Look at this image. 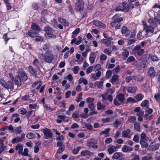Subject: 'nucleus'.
<instances>
[{
  "mask_svg": "<svg viewBox=\"0 0 160 160\" xmlns=\"http://www.w3.org/2000/svg\"><path fill=\"white\" fill-rule=\"evenodd\" d=\"M112 75V72L110 70H108L106 73L105 77L106 78H110Z\"/></svg>",
  "mask_w": 160,
  "mask_h": 160,
  "instance_id": "nucleus-51",
  "label": "nucleus"
},
{
  "mask_svg": "<svg viewBox=\"0 0 160 160\" xmlns=\"http://www.w3.org/2000/svg\"><path fill=\"white\" fill-rule=\"evenodd\" d=\"M46 62L48 63H53L55 62L58 58L57 55H54L49 51H47L46 53L42 55Z\"/></svg>",
  "mask_w": 160,
  "mask_h": 160,
  "instance_id": "nucleus-1",
  "label": "nucleus"
},
{
  "mask_svg": "<svg viewBox=\"0 0 160 160\" xmlns=\"http://www.w3.org/2000/svg\"><path fill=\"white\" fill-rule=\"evenodd\" d=\"M51 23L52 26L55 28H57L58 27V23L56 20L53 18L51 20Z\"/></svg>",
  "mask_w": 160,
  "mask_h": 160,
  "instance_id": "nucleus-33",
  "label": "nucleus"
},
{
  "mask_svg": "<svg viewBox=\"0 0 160 160\" xmlns=\"http://www.w3.org/2000/svg\"><path fill=\"white\" fill-rule=\"evenodd\" d=\"M159 147V144H156L155 145L150 146L149 147V149L152 151H155L158 150Z\"/></svg>",
  "mask_w": 160,
  "mask_h": 160,
  "instance_id": "nucleus-22",
  "label": "nucleus"
},
{
  "mask_svg": "<svg viewBox=\"0 0 160 160\" xmlns=\"http://www.w3.org/2000/svg\"><path fill=\"white\" fill-rule=\"evenodd\" d=\"M122 34L124 35L126 37L128 38L129 36V34L130 33V31L129 30L127 27L124 26L122 27Z\"/></svg>",
  "mask_w": 160,
  "mask_h": 160,
  "instance_id": "nucleus-9",
  "label": "nucleus"
},
{
  "mask_svg": "<svg viewBox=\"0 0 160 160\" xmlns=\"http://www.w3.org/2000/svg\"><path fill=\"white\" fill-rule=\"evenodd\" d=\"M141 106L142 107H146L147 108L148 107V101L145 100L142 101L141 104Z\"/></svg>",
  "mask_w": 160,
  "mask_h": 160,
  "instance_id": "nucleus-36",
  "label": "nucleus"
},
{
  "mask_svg": "<svg viewBox=\"0 0 160 160\" xmlns=\"http://www.w3.org/2000/svg\"><path fill=\"white\" fill-rule=\"evenodd\" d=\"M117 150V148L114 145H111L108 149V150L110 154H111Z\"/></svg>",
  "mask_w": 160,
  "mask_h": 160,
  "instance_id": "nucleus-19",
  "label": "nucleus"
},
{
  "mask_svg": "<svg viewBox=\"0 0 160 160\" xmlns=\"http://www.w3.org/2000/svg\"><path fill=\"white\" fill-rule=\"evenodd\" d=\"M81 148V147H79L74 149L73 151V153L74 154H77Z\"/></svg>",
  "mask_w": 160,
  "mask_h": 160,
  "instance_id": "nucleus-60",
  "label": "nucleus"
},
{
  "mask_svg": "<svg viewBox=\"0 0 160 160\" xmlns=\"http://www.w3.org/2000/svg\"><path fill=\"white\" fill-rule=\"evenodd\" d=\"M143 97L144 96L142 94L139 93L135 97L137 100L139 101L142 100Z\"/></svg>",
  "mask_w": 160,
  "mask_h": 160,
  "instance_id": "nucleus-39",
  "label": "nucleus"
},
{
  "mask_svg": "<svg viewBox=\"0 0 160 160\" xmlns=\"http://www.w3.org/2000/svg\"><path fill=\"white\" fill-rule=\"evenodd\" d=\"M110 81L112 84L118 82V76L116 74L113 75Z\"/></svg>",
  "mask_w": 160,
  "mask_h": 160,
  "instance_id": "nucleus-17",
  "label": "nucleus"
},
{
  "mask_svg": "<svg viewBox=\"0 0 160 160\" xmlns=\"http://www.w3.org/2000/svg\"><path fill=\"white\" fill-rule=\"evenodd\" d=\"M135 64L137 68L140 69H141V68H143L145 67V65L142 62L138 63L137 62L135 63Z\"/></svg>",
  "mask_w": 160,
  "mask_h": 160,
  "instance_id": "nucleus-34",
  "label": "nucleus"
},
{
  "mask_svg": "<svg viewBox=\"0 0 160 160\" xmlns=\"http://www.w3.org/2000/svg\"><path fill=\"white\" fill-rule=\"evenodd\" d=\"M82 92H80L79 93L78 97L77 98L76 101L79 102L80 101H81L82 99Z\"/></svg>",
  "mask_w": 160,
  "mask_h": 160,
  "instance_id": "nucleus-54",
  "label": "nucleus"
},
{
  "mask_svg": "<svg viewBox=\"0 0 160 160\" xmlns=\"http://www.w3.org/2000/svg\"><path fill=\"white\" fill-rule=\"evenodd\" d=\"M93 67L92 66H90L88 67L86 70V73L88 74L91 73L92 71Z\"/></svg>",
  "mask_w": 160,
  "mask_h": 160,
  "instance_id": "nucleus-62",
  "label": "nucleus"
},
{
  "mask_svg": "<svg viewBox=\"0 0 160 160\" xmlns=\"http://www.w3.org/2000/svg\"><path fill=\"white\" fill-rule=\"evenodd\" d=\"M127 91L129 93H133L135 92L136 89L135 87L131 86L128 88Z\"/></svg>",
  "mask_w": 160,
  "mask_h": 160,
  "instance_id": "nucleus-38",
  "label": "nucleus"
},
{
  "mask_svg": "<svg viewBox=\"0 0 160 160\" xmlns=\"http://www.w3.org/2000/svg\"><path fill=\"white\" fill-rule=\"evenodd\" d=\"M31 28L33 30L39 31L40 30V28L39 26L36 23H32L31 26Z\"/></svg>",
  "mask_w": 160,
  "mask_h": 160,
  "instance_id": "nucleus-31",
  "label": "nucleus"
},
{
  "mask_svg": "<svg viewBox=\"0 0 160 160\" xmlns=\"http://www.w3.org/2000/svg\"><path fill=\"white\" fill-rule=\"evenodd\" d=\"M87 144L88 146L92 147L93 148H98V146L92 142H89Z\"/></svg>",
  "mask_w": 160,
  "mask_h": 160,
  "instance_id": "nucleus-35",
  "label": "nucleus"
},
{
  "mask_svg": "<svg viewBox=\"0 0 160 160\" xmlns=\"http://www.w3.org/2000/svg\"><path fill=\"white\" fill-rule=\"evenodd\" d=\"M38 34V32L33 30H31L28 31L27 34L30 37H34L35 35Z\"/></svg>",
  "mask_w": 160,
  "mask_h": 160,
  "instance_id": "nucleus-20",
  "label": "nucleus"
},
{
  "mask_svg": "<svg viewBox=\"0 0 160 160\" xmlns=\"http://www.w3.org/2000/svg\"><path fill=\"white\" fill-rule=\"evenodd\" d=\"M22 127H17L15 128L14 131L16 133H20L22 132Z\"/></svg>",
  "mask_w": 160,
  "mask_h": 160,
  "instance_id": "nucleus-43",
  "label": "nucleus"
},
{
  "mask_svg": "<svg viewBox=\"0 0 160 160\" xmlns=\"http://www.w3.org/2000/svg\"><path fill=\"white\" fill-rule=\"evenodd\" d=\"M149 57L153 61H156L159 60L158 58L157 57L154 55H150L149 56Z\"/></svg>",
  "mask_w": 160,
  "mask_h": 160,
  "instance_id": "nucleus-47",
  "label": "nucleus"
},
{
  "mask_svg": "<svg viewBox=\"0 0 160 160\" xmlns=\"http://www.w3.org/2000/svg\"><path fill=\"white\" fill-rule=\"evenodd\" d=\"M126 61L127 63H131L135 62V63H134L132 65L135 64V63L137 62V61L136 60L135 58L132 56L129 57L127 59Z\"/></svg>",
  "mask_w": 160,
  "mask_h": 160,
  "instance_id": "nucleus-18",
  "label": "nucleus"
},
{
  "mask_svg": "<svg viewBox=\"0 0 160 160\" xmlns=\"http://www.w3.org/2000/svg\"><path fill=\"white\" fill-rule=\"evenodd\" d=\"M19 74L21 75L22 81H25L28 79V77L26 73L22 70L21 69H20L19 71Z\"/></svg>",
  "mask_w": 160,
  "mask_h": 160,
  "instance_id": "nucleus-10",
  "label": "nucleus"
},
{
  "mask_svg": "<svg viewBox=\"0 0 160 160\" xmlns=\"http://www.w3.org/2000/svg\"><path fill=\"white\" fill-rule=\"evenodd\" d=\"M140 143L142 148H147L148 146V143L143 140H141L140 141Z\"/></svg>",
  "mask_w": 160,
  "mask_h": 160,
  "instance_id": "nucleus-30",
  "label": "nucleus"
},
{
  "mask_svg": "<svg viewBox=\"0 0 160 160\" xmlns=\"http://www.w3.org/2000/svg\"><path fill=\"white\" fill-rule=\"evenodd\" d=\"M122 7L124 8V9L125 12H128L129 11V9L128 7V4H127L126 2L125 1L122 2Z\"/></svg>",
  "mask_w": 160,
  "mask_h": 160,
  "instance_id": "nucleus-29",
  "label": "nucleus"
},
{
  "mask_svg": "<svg viewBox=\"0 0 160 160\" xmlns=\"http://www.w3.org/2000/svg\"><path fill=\"white\" fill-rule=\"evenodd\" d=\"M91 154L92 153L88 150H83L81 152V155L82 156H85L88 155L91 156Z\"/></svg>",
  "mask_w": 160,
  "mask_h": 160,
  "instance_id": "nucleus-28",
  "label": "nucleus"
},
{
  "mask_svg": "<svg viewBox=\"0 0 160 160\" xmlns=\"http://www.w3.org/2000/svg\"><path fill=\"white\" fill-rule=\"evenodd\" d=\"M15 149L16 150H18V153L22 154L23 150V146L21 145L18 144L16 146Z\"/></svg>",
  "mask_w": 160,
  "mask_h": 160,
  "instance_id": "nucleus-27",
  "label": "nucleus"
},
{
  "mask_svg": "<svg viewBox=\"0 0 160 160\" xmlns=\"http://www.w3.org/2000/svg\"><path fill=\"white\" fill-rule=\"evenodd\" d=\"M28 70L32 75H35L36 71L33 69V68L32 66H29V67Z\"/></svg>",
  "mask_w": 160,
  "mask_h": 160,
  "instance_id": "nucleus-40",
  "label": "nucleus"
},
{
  "mask_svg": "<svg viewBox=\"0 0 160 160\" xmlns=\"http://www.w3.org/2000/svg\"><path fill=\"white\" fill-rule=\"evenodd\" d=\"M120 69V68L119 66L118 65L117 67H115L114 69H113L112 71L113 72V73H116L118 72Z\"/></svg>",
  "mask_w": 160,
  "mask_h": 160,
  "instance_id": "nucleus-53",
  "label": "nucleus"
},
{
  "mask_svg": "<svg viewBox=\"0 0 160 160\" xmlns=\"http://www.w3.org/2000/svg\"><path fill=\"white\" fill-rule=\"evenodd\" d=\"M93 24L97 27H99L101 28H105L106 25L98 20H94L93 21Z\"/></svg>",
  "mask_w": 160,
  "mask_h": 160,
  "instance_id": "nucleus-12",
  "label": "nucleus"
},
{
  "mask_svg": "<svg viewBox=\"0 0 160 160\" xmlns=\"http://www.w3.org/2000/svg\"><path fill=\"white\" fill-rule=\"evenodd\" d=\"M142 25L143 30L146 31L147 33L151 32L153 33L154 31V28L151 26L148 25L145 21H142Z\"/></svg>",
  "mask_w": 160,
  "mask_h": 160,
  "instance_id": "nucleus-6",
  "label": "nucleus"
},
{
  "mask_svg": "<svg viewBox=\"0 0 160 160\" xmlns=\"http://www.w3.org/2000/svg\"><path fill=\"white\" fill-rule=\"evenodd\" d=\"M101 74V72L100 71H98L96 74L92 73L91 74V77L92 78H93L95 80H96L98 79V78L100 77Z\"/></svg>",
  "mask_w": 160,
  "mask_h": 160,
  "instance_id": "nucleus-13",
  "label": "nucleus"
},
{
  "mask_svg": "<svg viewBox=\"0 0 160 160\" xmlns=\"http://www.w3.org/2000/svg\"><path fill=\"white\" fill-rule=\"evenodd\" d=\"M121 154V153L120 152H115L112 156V159H114L119 158L120 157Z\"/></svg>",
  "mask_w": 160,
  "mask_h": 160,
  "instance_id": "nucleus-41",
  "label": "nucleus"
},
{
  "mask_svg": "<svg viewBox=\"0 0 160 160\" xmlns=\"http://www.w3.org/2000/svg\"><path fill=\"white\" fill-rule=\"evenodd\" d=\"M117 16H120V15L119 14H116L115 15H114L112 18V19L113 20V22L115 23L117 22H120L122 21L123 20V18H117Z\"/></svg>",
  "mask_w": 160,
  "mask_h": 160,
  "instance_id": "nucleus-14",
  "label": "nucleus"
},
{
  "mask_svg": "<svg viewBox=\"0 0 160 160\" xmlns=\"http://www.w3.org/2000/svg\"><path fill=\"white\" fill-rule=\"evenodd\" d=\"M44 31L46 32L45 35L47 38L54 39L56 38V36L53 34L55 30L50 26H47L45 27Z\"/></svg>",
  "mask_w": 160,
  "mask_h": 160,
  "instance_id": "nucleus-2",
  "label": "nucleus"
},
{
  "mask_svg": "<svg viewBox=\"0 0 160 160\" xmlns=\"http://www.w3.org/2000/svg\"><path fill=\"white\" fill-rule=\"evenodd\" d=\"M43 132L45 137V138L47 139L52 137V134L50 130L48 128H46L43 130Z\"/></svg>",
  "mask_w": 160,
  "mask_h": 160,
  "instance_id": "nucleus-8",
  "label": "nucleus"
},
{
  "mask_svg": "<svg viewBox=\"0 0 160 160\" xmlns=\"http://www.w3.org/2000/svg\"><path fill=\"white\" fill-rule=\"evenodd\" d=\"M136 33L135 31L134 30H132V32H130V33L129 34V36L128 38H132L135 36Z\"/></svg>",
  "mask_w": 160,
  "mask_h": 160,
  "instance_id": "nucleus-50",
  "label": "nucleus"
},
{
  "mask_svg": "<svg viewBox=\"0 0 160 160\" xmlns=\"http://www.w3.org/2000/svg\"><path fill=\"white\" fill-rule=\"evenodd\" d=\"M79 70V67L78 66H75L73 68V72L75 74H77L78 73Z\"/></svg>",
  "mask_w": 160,
  "mask_h": 160,
  "instance_id": "nucleus-61",
  "label": "nucleus"
},
{
  "mask_svg": "<svg viewBox=\"0 0 160 160\" xmlns=\"http://www.w3.org/2000/svg\"><path fill=\"white\" fill-rule=\"evenodd\" d=\"M88 107L90 109V111L95 110V106L94 104H89Z\"/></svg>",
  "mask_w": 160,
  "mask_h": 160,
  "instance_id": "nucleus-56",
  "label": "nucleus"
},
{
  "mask_svg": "<svg viewBox=\"0 0 160 160\" xmlns=\"http://www.w3.org/2000/svg\"><path fill=\"white\" fill-rule=\"evenodd\" d=\"M78 82L79 84H81L82 83H83L84 85H87L88 83V82L87 80L83 78H80Z\"/></svg>",
  "mask_w": 160,
  "mask_h": 160,
  "instance_id": "nucleus-37",
  "label": "nucleus"
},
{
  "mask_svg": "<svg viewBox=\"0 0 160 160\" xmlns=\"http://www.w3.org/2000/svg\"><path fill=\"white\" fill-rule=\"evenodd\" d=\"M121 123V121L116 120L114 122V127L115 128H118L120 125Z\"/></svg>",
  "mask_w": 160,
  "mask_h": 160,
  "instance_id": "nucleus-57",
  "label": "nucleus"
},
{
  "mask_svg": "<svg viewBox=\"0 0 160 160\" xmlns=\"http://www.w3.org/2000/svg\"><path fill=\"white\" fill-rule=\"evenodd\" d=\"M148 22L151 25L155 27H157V24L155 20L152 18H149L148 19Z\"/></svg>",
  "mask_w": 160,
  "mask_h": 160,
  "instance_id": "nucleus-42",
  "label": "nucleus"
},
{
  "mask_svg": "<svg viewBox=\"0 0 160 160\" xmlns=\"http://www.w3.org/2000/svg\"><path fill=\"white\" fill-rule=\"evenodd\" d=\"M98 87L99 88H102L103 86V81L97 82Z\"/></svg>",
  "mask_w": 160,
  "mask_h": 160,
  "instance_id": "nucleus-55",
  "label": "nucleus"
},
{
  "mask_svg": "<svg viewBox=\"0 0 160 160\" xmlns=\"http://www.w3.org/2000/svg\"><path fill=\"white\" fill-rule=\"evenodd\" d=\"M28 149L27 148H26L24 149V152L22 153V155L23 156H28Z\"/></svg>",
  "mask_w": 160,
  "mask_h": 160,
  "instance_id": "nucleus-58",
  "label": "nucleus"
},
{
  "mask_svg": "<svg viewBox=\"0 0 160 160\" xmlns=\"http://www.w3.org/2000/svg\"><path fill=\"white\" fill-rule=\"evenodd\" d=\"M101 68V65L100 64H98L95 65L94 68L95 71H98Z\"/></svg>",
  "mask_w": 160,
  "mask_h": 160,
  "instance_id": "nucleus-59",
  "label": "nucleus"
},
{
  "mask_svg": "<svg viewBox=\"0 0 160 160\" xmlns=\"http://www.w3.org/2000/svg\"><path fill=\"white\" fill-rule=\"evenodd\" d=\"M0 83L3 86L4 88L6 89H13V84L10 81H8L6 82L5 81L2 80H0Z\"/></svg>",
  "mask_w": 160,
  "mask_h": 160,
  "instance_id": "nucleus-5",
  "label": "nucleus"
},
{
  "mask_svg": "<svg viewBox=\"0 0 160 160\" xmlns=\"http://www.w3.org/2000/svg\"><path fill=\"white\" fill-rule=\"evenodd\" d=\"M58 20L60 22L62 23L64 26H67L69 25V22L65 19H64L61 17L58 18Z\"/></svg>",
  "mask_w": 160,
  "mask_h": 160,
  "instance_id": "nucleus-24",
  "label": "nucleus"
},
{
  "mask_svg": "<svg viewBox=\"0 0 160 160\" xmlns=\"http://www.w3.org/2000/svg\"><path fill=\"white\" fill-rule=\"evenodd\" d=\"M87 102L89 104H94V99L93 98H87Z\"/></svg>",
  "mask_w": 160,
  "mask_h": 160,
  "instance_id": "nucleus-46",
  "label": "nucleus"
},
{
  "mask_svg": "<svg viewBox=\"0 0 160 160\" xmlns=\"http://www.w3.org/2000/svg\"><path fill=\"white\" fill-rule=\"evenodd\" d=\"M116 98H117L119 102H122L125 99L124 95L123 94H119L117 95Z\"/></svg>",
  "mask_w": 160,
  "mask_h": 160,
  "instance_id": "nucleus-23",
  "label": "nucleus"
},
{
  "mask_svg": "<svg viewBox=\"0 0 160 160\" xmlns=\"http://www.w3.org/2000/svg\"><path fill=\"white\" fill-rule=\"evenodd\" d=\"M97 109L98 110H104L105 109V105L102 104V103L99 102L97 104Z\"/></svg>",
  "mask_w": 160,
  "mask_h": 160,
  "instance_id": "nucleus-25",
  "label": "nucleus"
},
{
  "mask_svg": "<svg viewBox=\"0 0 160 160\" xmlns=\"http://www.w3.org/2000/svg\"><path fill=\"white\" fill-rule=\"evenodd\" d=\"M58 118L59 119L57 120V122L58 123H61L62 121L68 122V118L62 115H59L58 116Z\"/></svg>",
  "mask_w": 160,
  "mask_h": 160,
  "instance_id": "nucleus-7",
  "label": "nucleus"
},
{
  "mask_svg": "<svg viewBox=\"0 0 160 160\" xmlns=\"http://www.w3.org/2000/svg\"><path fill=\"white\" fill-rule=\"evenodd\" d=\"M84 2L82 0H79L75 3V9L77 12L81 13L83 10L84 8Z\"/></svg>",
  "mask_w": 160,
  "mask_h": 160,
  "instance_id": "nucleus-4",
  "label": "nucleus"
},
{
  "mask_svg": "<svg viewBox=\"0 0 160 160\" xmlns=\"http://www.w3.org/2000/svg\"><path fill=\"white\" fill-rule=\"evenodd\" d=\"M21 99L23 100L29 101L30 102H31L32 100L30 98V96L29 95H26L22 96Z\"/></svg>",
  "mask_w": 160,
  "mask_h": 160,
  "instance_id": "nucleus-26",
  "label": "nucleus"
},
{
  "mask_svg": "<svg viewBox=\"0 0 160 160\" xmlns=\"http://www.w3.org/2000/svg\"><path fill=\"white\" fill-rule=\"evenodd\" d=\"M15 82V84L17 85L18 86H20L22 84V80L21 78L18 75L16 76Z\"/></svg>",
  "mask_w": 160,
  "mask_h": 160,
  "instance_id": "nucleus-15",
  "label": "nucleus"
},
{
  "mask_svg": "<svg viewBox=\"0 0 160 160\" xmlns=\"http://www.w3.org/2000/svg\"><path fill=\"white\" fill-rule=\"evenodd\" d=\"M132 134V132H131V131L129 129H128L127 131H124L122 132V136L124 138H131L130 136H128V134Z\"/></svg>",
  "mask_w": 160,
  "mask_h": 160,
  "instance_id": "nucleus-16",
  "label": "nucleus"
},
{
  "mask_svg": "<svg viewBox=\"0 0 160 160\" xmlns=\"http://www.w3.org/2000/svg\"><path fill=\"white\" fill-rule=\"evenodd\" d=\"M101 42L103 43L108 46H110L111 44V41L108 39H102L101 40Z\"/></svg>",
  "mask_w": 160,
  "mask_h": 160,
  "instance_id": "nucleus-32",
  "label": "nucleus"
},
{
  "mask_svg": "<svg viewBox=\"0 0 160 160\" xmlns=\"http://www.w3.org/2000/svg\"><path fill=\"white\" fill-rule=\"evenodd\" d=\"M21 140V138L19 137H17L16 138H13L12 140V143L14 144L20 142Z\"/></svg>",
  "mask_w": 160,
  "mask_h": 160,
  "instance_id": "nucleus-45",
  "label": "nucleus"
},
{
  "mask_svg": "<svg viewBox=\"0 0 160 160\" xmlns=\"http://www.w3.org/2000/svg\"><path fill=\"white\" fill-rule=\"evenodd\" d=\"M129 52L128 50L125 49L122 52L123 55L126 58H128L129 55Z\"/></svg>",
  "mask_w": 160,
  "mask_h": 160,
  "instance_id": "nucleus-48",
  "label": "nucleus"
},
{
  "mask_svg": "<svg viewBox=\"0 0 160 160\" xmlns=\"http://www.w3.org/2000/svg\"><path fill=\"white\" fill-rule=\"evenodd\" d=\"M148 74L151 77H154L156 74V72L154 70V68L153 67L150 68L148 71Z\"/></svg>",
  "mask_w": 160,
  "mask_h": 160,
  "instance_id": "nucleus-21",
  "label": "nucleus"
},
{
  "mask_svg": "<svg viewBox=\"0 0 160 160\" xmlns=\"http://www.w3.org/2000/svg\"><path fill=\"white\" fill-rule=\"evenodd\" d=\"M147 43L146 41H143L142 42L140 45H138L134 47L133 48L134 51L137 52V55L142 56L144 53V50L143 49H141V47H143Z\"/></svg>",
  "mask_w": 160,
  "mask_h": 160,
  "instance_id": "nucleus-3",
  "label": "nucleus"
},
{
  "mask_svg": "<svg viewBox=\"0 0 160 160\" xmlns=\"http://www.w3.org/2000/svg\"><path fill=\"white\" fill-rule=\"evenodd\" d=\"M65 149L64 146H62L59 147V149L58 150L57 153H60L63 152Z\"/></svg>",
  "mask_w": 160,
  "mask_h": 160,
  "instance_id": "nucleus-49",
  "label": "nucleus"
},
{
  "mask_svg": "<svg viewBox=\"0 0 160 160\" xmlns=\"http://www.w3.org/2000/svg\"><path fill=\"white\" fill-rule=\"evenodd\" d=\"M39 61L36 58H35L33 61V64L38 68L39 65Z\"/></svg>",
  "mask_w": 160,
  "mask_h": 160,
  "instance_id": "nucleus-52",
  "label": "nucleus"
},
{
  "mask_svg": "<svg viewBox=\"0 0 160 160\" xmlns=\"http://www.w3.org/2000/svg\"><path fill=\"white\" fill-rule=\"evenodd\" d=\"M35 134L38 135V138H41V136L38 133H35V134L30 132L28 133L26 135V137L29 139H32L35 137Z\"/></svg>",
  "mask_w": 160,
  "mask_h": 160,
  "instance_id": "nucleus-11",
  "label": "nucleus"
},
{
  "mask_svg": "<svg viewBox=\"0 0 160 160\" xmlns=\"http://www.w3.org/2000/svg\"><path fill=\"white\" fill-rule=\"evenodd\" d=\"M142 160H152V158L151 157L146 156L142 158Z\"/></svg>",
  "mask_w": 160,
  "mask_h": 160,
  "instance_id": "nucleus-64",
  "label": "nucleus"
},
{
  "mask_svg": "<svg viewBox=\"0 0 160 160\" xmlns=\"http://www.w3.org/2000/svg\"><path fill=\"white\" fill-rule=\"evenodd\" d=\"M103 52L104 53L109 56H111V53L108 49L106 48L104 49Z\"/></svg>",
  "mask_w": 160,
  "mask_h": 160,
  "instance_id": "nucleus-63",
  "label": "nucleus"
},
{
  "mask_svg": "<svg viewBox=\"0 0 160 160\" xmlns=\"http://www.w3.org/2000/svg\"><path fill=\"white\" fill-rule=\"evenodd\" d=\"M135 129L137 131H139L140 129V125L138 122H135L134 124Z\"/></svg>",
  "mask_w": 160,
  "mask_h": 160,
  "instance_id": "nucleus-44",
  "label": "nucleus"
}]
</instances>
